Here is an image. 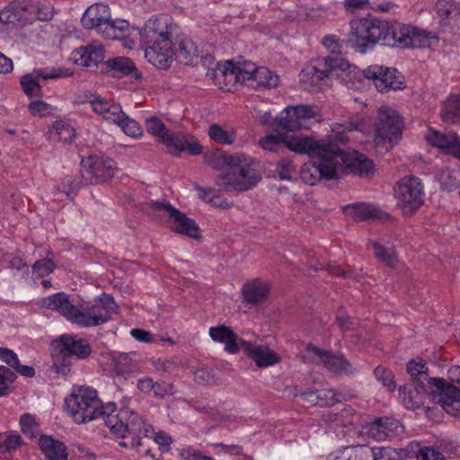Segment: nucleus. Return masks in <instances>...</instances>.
<instances>
[{
  "label": "nucleus",
  "mask_w": 460,
  "mask_h": 460,
  "mask_svg": "<svg viewBox=\"0 0 460 460\" xmlns=\"http://www.w3.org/2000/svg\"><path fill=\"white\" fill-rule=\"evenodd\" d=\"M348 43L364 54L381 42L391 48H420L429 35L426 31L399 22L382 21L371 16L350 21Z\"/></svg>",
  "instance_id": "1"
},
{
  "label": "nucleus",
  "mask_w": 460,
  "mask_h": 460,
  "mask_svg": "<svg viewBox=\"0 0 460 460\" xmlns=\"http://www.w3.org/2000/svg\"><path fill=\"white\" fill-rule=\"evenodd\" d=\"M43 305L49 310H56L73 323L81 327H93L102 325L118 314V305L113 297L102 294L91 307L79 310L72 305L67 296L61 292L49 296L43 300Z\"/></svg>",
  "instance_id": "2"
},
{
  "label": "nucleus",
  "mask_w": 460,
  "mask_h": 460,
  "mask_svg": "<svg viewBox=\"0 0 460 460\" xmlns=\"http://www.w3.org/2000/svg\"><path fill=\"white\" fill-rule=\"evenodd\" d=\"M66 407L74 421L81 424L101 418L106 425L111 413L117 411L114 402L102 404L96 390L89 386H74L65 400Z\"/></svg>",
  "instance_id": "3"
},
{
  "label": "nucleus",
  "mask_w": 460,
  "mask_h": 460,
  "mask_svg": "<svg viewBox=\"0 0 460 460\" xmlns=\"http://www.w3.org/2000/svg\"><path fill=\"white\" fill-rule=\"evenodd\" d=\"M427 363L424 359H412L407 365V372L418 385L426 390V386H435L437 394L434 401L449 415L460 419V390L448 385L445 379L429 377Z\"/></svg>",
  "instance_id": "4"
},
{
  "label": "nucleus",
  "mask_w": 460,
  "mask_h": 460,
  "mask_svg": "<svg viewBox=\"0 0 460 460\" xmlns=\"http://www.w3.org/2000/svg\"><path fill=\"white\" fill-rule=\"evenodd\" d=\"M258 166L252 158L237 154L230 158L226 171L217 177L216 184L225 191L248 190L261 179Z\"/></svg>",
  "instance_id": "5"
},
{
  "label": "nucleus",
  "mask_w": 460,
  "mask_h": 460,
  "mask_svg": "<svg viewBox=\"0 0 460 460\" xmlns=\"http://www.w3.org/2000/svg\"><path fill=\"white\" fill-rule=\"evenodd\" d=\"M106 426L118 438H125L130 436L133 447L141 446V438L153 431L152 427L146 424L141 416L128 409L111 413L106 420Z\"/></svg>",
  "instance_id": "6"
},
{
  "label": "nucleus",
  "mask_w": 460,
  "mask_h": 460,
  "mask_svg": "<svg viewBox=\"0 0 460 460\" xmlns=\"http://www.w3.org/2000/svg\"><path fill=\"white\" fill-rule=\"evenodd\" d=\"M321 109L316 105L300 104L288 106L274 119L278 129L289 132L310 129L323 120Z\"/></svg>",
  "instance_id": "7"
},
{
  "label": "nucleus",
  "mask_w": 460,
  "mask_h": 460,
  "mask_svg": "<svg viewBox=\"0 0 460 460\" xmlns=\"http://www.w3.org/2000/svg\"><path fill=\"white\" fill-rule=\"evenodd\" d=\"M339 153L340 147H332L327 154L311 157V162L304 164L301 167V180L306 184L314 185L321 179H336L338 177L337 155Z\"/></svg>",
  "instance_id": "8"
},
{
  "label": "nucleus",
  "mask_w": 460,
  "mask_h": 460,
  "mask_svg": "<svg viewBox=\"0 0 460 460\" xmlns=\"http://www.w3.org/2000/svg\"><path fill=\"white\" fill-rule=\"evenodd\" d=\"M397 207L405 216L414 214L424 202V190L419 178L411 176L402 178L394 188Z\"/></svg>",
  "instance_id": "9"
},
{
  "label": "nucleus",
  "mask_w": 460,
  "mask_h": 460,
  "mask_svg": "<svg viewBox=\"0 0 460 460\" xmlns=\"http://www.w3.org/2000/svg\"><path fill=\"white\" fill-rule=\"evenodd\" d=\"M402 127L403 121L397 111L389 107H381L375 125L376 145H385L387 142L385 149L392 148L401 139Z\"/></svg>",
  "instance_id": "10"
},
{
  "label": "nucleus",
  "mask_w": 460,
  "mask_h": 460,
  "mask_svg": "<svg viewBox=\"0 0 460 460\" xmlns=\"http://www.w3.org/2000/svg\"><path fill=\"white\" fill-rule=\"evenodd\" d=\"M323 46L330 50V56L317 60V66L310 67L308 74L317 81H323L335 70L345 72L350 68V65L341 57L332 56L341 54L342 43L335 36H326L323 40Z\"/></svg>",
  "instance_id": "11"
},
{
  "label": "nucleus",
  "mask_w": 460,
  "mask_h": 460,
  "mask_svg": "<svg viewBox=\"0 0 460 460\" xmlns=\"http://www.w3.org/2000/svg\"><path fill=\"white\" fill-rule=\"evenodd\" d=\"M285 147L300 155L311 157L327 154L332 147H340L332 141L315 140L313 137L304 134L288 135L285 133Z\"/></svg>",
  "instance_id": "12"
},
{
  "label": "nucleus",
  "mask_w": 460,
  "mask_h": 460,
  "mask_svg": "<svg viewBox=\"0 0 460 460\" xmlns=\"http://www.w3.org/2000/svg\"><path fill=\"white\" fill-rule=\"evenodd\" d=\"M83 177L91 184H99L114 175L115 164L111 159L90 155L82 160Z\"/></svg>",
  "instance_id": "13"
},
{
  "label": "nucleus",
  "mask_w": 460,
  "mask_h": 460,
  "mask_svg": "<svg viewBox=\"0 0 460 460\" xmlns=\"http://www.w3.org/2000/svg\"><path fill=\"white\" fill-rule=\"evenodd\" d=\"M257 66L252 62H244L235 65L232 61L217 64L214 72V76L218 80L223 78L227 84L235 83H252Z\"/></svg>",
  "instance_id": "14"
},
{
  "label": "nucleus",
  "mask_w": 460,
  "mask_h": 460,
  "mask_svg": "<svg viewBox=\"0 0 460 460\" xmlns=\"http://www.w3.org/2000/svg\"><path fill=\"white\" fill-rule=\"evenodd\" d=\"M308 356H314L329 371L337 375H355L358 370L341 354L323 350L312 344L306 346Z\"/></svg>",
  "instance_id": "15"
},
{
  "label": "nucleus",
  "mask_w": 460,
  "mask_h": 460,
  "mask_svg": "<svg viewBox=\"0 0 460 460\" xmlns=\"http://www.w3.org/2000/svg\"><path fill=\"white\" fill-rule=\"evenodd\" d=\"M363 75L366 78L374 81L379 92L402 88V76L395 69L372 65L363 70Z\"/></svg>",
  "instance_id": "16"
},
{
  "label": "nucleus",
  "mask_w": 460,
  "mask_h": 460,
  "mask_svg": "<svg viewBox=\"0 0 460 460\" xmlns=\"http://www.w3.org/2000/svg\"><path fill=\"white\" fill-rule=\"evenodd\" d=\"M426 386V390L420 386H413L412 385H406L399 388V395L402 403L405 408L412 411L423 409L426 415L429 417L430 407L424 406L425 401L429 396L434 399L437 394V389L435 386Z\"/></svg>",
  "instance_id": "17"
},
{
  "label": "nucleus",
  "mask_w": 460,
  "mask_h": 460,
  "mask_svg": "<svg viewBox=\"0 0 460 460\" xmlns=\"http://www.w3.org/2000/svg\"><path fill=\"white\" fill-rule=\"evenodd\" d=\"M145 46V56L147 60L159 69H166L172 62L173 49L171 40H162L143 44Z\"/></svg>",
  "instance_id": "18"
},
{
  "label": "nucleus",
  "mask_w": 460,
  "mask_h": 460,
  "mask_svg": "<svg viewBox=\"0 0 460 460\" xmlns=\"http://www.w3.org/2000/svg\"><path fill=\"white\" fill-rule=\"evenodd\" d=\"M338 165L342 162L346 172L358 176H368L373 170V162L365 156V155L356 151L343 152L340 148L337 155Z\"/></svg>",
  "instance_id": "19"
},
{
  "label": "nucleus",
  "mask_w": 460,
  "mask_h": 460,
  "mask_svg": "<svg viewBox=\"0 0 460 460\" xmlns=\"http://www.w3.org/2000/svg\"><path fill=\"white\" fill-rule=\"evenodd\" d=\"M52 348L58 351V355H75L77 358H86L92 352L90 344L85 340H75L74 337L65 334L52 342Z\"/></svg>",
  "instance_id": "20"
},
{
  "label": "nucleus",
  "mask_w": 460,
  "mask_h": 460,
  "mask_svg": "<svg viewBox=\"0 0 460 460\" xmlns=\"http://www.w3.org/2000/svg\"><path fill=\"white\" fill-rule=\"evenodd\" d=\"M168 152L173 155L179 156L182 152H187L191 155H197L202 153V146L196 140H188L181 132H172L171 130L164 137L161 142Z\"/></svg>",
  "instance_id": "21"
},
{
  "label": "nucleus",
  "mask_w": 460,
  "mask_h": 460,
  "mask_svg": "<svg viewBox=\"0 0 460 460\" xmlns=\"http://www.w3.org/2000/svg\"><path fill=\"white\" fill-rule=\"evenodd\" d=\"M425 138L429 145L443 149L447 154L460 159V137L456 132L442 133L429 128Z\"/></svg>",
  "instance_id": "22"
},
{
  "label": "nucleus",
  "mask_w": 460,
  "mask_h": 460,
  "mask_svg": "<svg viewBox=\"0 0 460 460\" xmlns=\"http://www.w3.org/2000/svg\"><path fill=\"white\" fill-rule=\"evenodd\" d=\"M111 19V11L107 4L97 3L91 5L84 13L81 22L88 30L94 29L99 34L102 33Z\"/></svg>",
  "instance_id": "23"
},
{
  "label": "nucleus",
  "mask_w": 460,
  "mask_h": 460,
  "mask_svg": "<svg viewBox=\"0 0 460 460\" xmlns=\"http://www.w3.org/2000/svg\"><path fill=\"white\" fill-rule=\"evenodd\" d=\"M242 350L245 355L252 359L259 367H266L279 362L280 358L269 347L262 345H253L252 343L242 341Z\"/></svg>",
  "instance_id": "24"
},
{
  "label": "nucleus",
  "mask_w": 460,
  "mask_h": 460,
  "mask_svg": "<svg viewBox=\"0 0 460 460\" xmlns=\"http://www.w3.org/2000/svg\"><path fill=\"white\" fill-rule=\"evenodd\" d=\"M169 226L172 232L193 239L200 238L199 227L196 222L177 208H170Z\"/></svg>",
  "instance_id": "25"
},
{
  "label": "nucleus",
  "mask_w": 460,
  "mask_h": 460,
  "mask_svg": "<svg viewBox=\"0 0 460 460\" xmlns=\"http://www.w3.org/2000/svg\"><path fill=\"white\" fill-rule=\"evenodd\" d=\"M140 35L142 44H151L156 40L157 41L171 40L167 21L162 17L148 19L142 28Z\"/></svg>",
  "instance_id": "26"
},
{
  "label": "nucleus",
  "mask_w": 460,
  "mask_h": 460,
  "mask_svg": "<svg viewBox=\"0 0 460 460\" xmlns=\"http://www.w3.org/2000/svg\"><path fill=\"white\" fill-rule=\"evenodd\" d=\"M74 61L84 66H96L104 58V49L101 42L93 41L86 46H81L72 52Z\"/></svg>",
  "instance_id": "27"
},
{
  "label": "nucleus",
  "mask_w": 460,
  "mask_h": 460,
  "mask_svg": "<svg viewBox=\"0 0 460 460\" xmlns=\"http://www.w3.org/2000/svg\"><path fill=\"white\" fill-rule=\"evenodd\" d=\"M209 336L214 341L224 343L226 351L230 354H236L242 349L241 341L243 340L226 325L211 327Z\"/></svg>",
  "instance_id": "28"
},
{
  "label": "nucleus",
  "mask_w": 460,
  "mask_h": 460,
  "mask_svg": "<svg viewBox=\"0 0 460 460\" xmlns=\"http://www.w3.org/2000/svg\"><path fill=\"white\" fill-rule=\"evenodd\" d=\"M32 8V4L25 2H12L0 12V22L6 25L23 22L29 19L27 13Z\"/></svg>",
  "instance_id": "29"
},
{
  "label": "nucleus",
  "mask_w": 460,
  "mask_h": 460,
  "mask_svg": "<svg viewBox=\"0 0 460 460\" xmlns=\"http://www.w3.org/2000/svg\"><path fill=\"white\" fill-rule=\"evenodd\" d=\"M344 212L355 221H366L368 219L383 221L390 218V216L385 212H383L375 206L364 203L348 205L344 208Z\"/></svg>",
  "instance_id": "30"
},
{
  "label": "nucleus",
  "mask_w": 460,
  "mask_h": 460,
  "mask_svg": "<svg viewBox=\"0 0 460 460\" xmlns=\"http://www.w3.org/2000/svg\"><path fill=\"white\" fill-rule=\"evenodd\" d=\"M269 293V284L260 279H254L246 282L242 288L243 299L252 305L265 302Z\"/></svg>",
  "instance_id": "31"
},
{
  "label": "nucleus",
  "mask_w": 460,
  "mask_h": 460,
  "mask_svg": "<svg viewBox=\"0 0 460 460\" xmlns=\"http://www.w3.org/2000/svg\"><path fill=\"white\" fill-rule=\"evenodd\" d=\"M402 429V425L391 417L376 419L370 426V432L376 440H385L397 435Z\"/></svg>",
  "instance_id": "32"
},
{
  "label": "nucleus",
  "mask_w": 460,
  "mask_h": 460,
  "mask_svg": "<svg viewBox=\"0 0 460 460\" xmlns=\"http://www.w3.org/2000/svg\"><path fill=\"white\" fill-rule=\"evenodd\" d=\"M107 66L112 77L122 78L124 76H130L132 79H140L142 77L134 62L126 57L109 59Z\"/></svg>",
  "instance_id": "33"
},
{
  "label": "nucleus",
  "mask_w": 460,
  "mask_h": 460,
  "mask_svg": "<svg viewBox=\"0 0 460 460\" xmlns=\"http://www.w3.org/2000/svg\"><path fill=\"white\" fill-rule=\"evenodd\" d=\"M39 446L49 460H67L66 446L52 437L41 435L39 439Z\"/></svg>",
  "instance_id": "34"
},
{
  "label": "nucleus",
  "mask_w": 460,
  "mask_h": 460,
  "mask_svg": "<svg viewBox=\"0 0 460 460\" xmlns=\"http://www.w3.org/2000/svg\"><path fill=\"white\" fill-rule=\"evenodd\" d=\"M173 56L181 64L192 65L198 58V49L189 38H181L174 43Z\"/></svg>",
  "instance_id": "35"
},
{
  "label": "nucleus",
  "mask_w": 460,
  "mask_h": 460,
  "mask_svg": "<svg viewBox=\"0 0 460 460\" xmlns=\"http://www.w3.org/2000/svg\"><path fill=\"white\" fill-rule=\"evenodd\" d=\"M437 14L441 18V25L447 26L453 22L460 25V9L454 0H438L436 4Z\"/></svg>",
  "instance_id": "36"
},
{
  "label": "nucleus",
  "mask_w": 460,
  "mask_h": 460,
  "mask_svg": "<svg viewBox=\"0 0 460 460\" xmlns=\"http://www.w3.org/2000/svg\"><path fill=\"white\" fill-rule=\"evenodd\" d=\"M22 444V437L15 431L0 435V460H11Z\"/></svg>",
  "instance_id": "37"
},
{
  "label": "nucleus",
  "mask_w": 460,
  "mask_h": 460,
  "mask_svg": "<svg viewBox=\"0 0 460 460\" xmlns=\"http://www.w3.org/2000/svg\"><path fill=\"white\" fill-rule=\"evenodd\" d=\"M441 119L444 122L455 124L460 121V96L450 95L444 102L441 110Z\"/></svg>",
  "instance_id": "38"
},
{
  "label": "nucleus",
  "mask_w": 460,
  "mask_h": 460,
  "mask_svg": "<svg viewBox=\"0 0 460 460\" xmlns=\"http://www.w3.org/2000/svg\"><path fill=\"white\" fill-rule=\"evenodd\" d=\"M279 80V76L267 67L257 66L252 83L250 85L254 88H273L278 85Z\"/></svg>",
  "instance_id": "39"
},
{
  "label": "nucleus",
  "mask_w": 460,
  "mask_h": 460,
  "mask_svg": "<svg viewBox=\"0 0 460 460\" xmlns=\"http://www.w3.org/2000/svg\"><path fill=\"white\" fill-rule=\"evenodd\" d=\"M208 134L215 142L221 145H231L236 139V133L233 128L226 129L218 124H211Z\"/></svg>",
  "instance_id": "40"
},
{
  "label": "nucleus",
  "mask_w": 460,
  "mask_h": 460,
  "mask_svg": "<svg viewBox=\"0 0 460 460\" xmlns=\"http://www.w3.org/2000/svg\"><path fill=\"white\" fill-rule=\"evenodd\" d=\"M135 352L131 353H118L113 356L112 363L114 371L119 376H126L133 372Z\"/></svg>",
  "instance_id": "41"
},
{
  "label": "nucleus",
  "mask_w": 460,
  "mask_h": 460,
  "mask_svg": "<svg viewBox=\"0 0 460 460\" xmlns=\"http://www.w3.org/2000/svg\"><path fill=\"white\" fill-rule=\"evenodd\" d=\"M128 30V22L124 20H112L108 22L107 25L102 28L101 35L109 40L122 39L125 32Z\"/></svg>",
  "instance_id": "42"
},
{
  "label": "nucleus",
  "mask_w": 460,
  "mask_h": 460,
  "mask_svg": "<svg viewBox=\"0 0 460 460\" xmlns=\"http://www.w3.org/2000/svg\"><path fill=\"white\" fill-rule=\"evenodd\" d=\"M260 146L270 152H279L283 146L285 147V133L270 134L261 138Z\"/></svg>",
  "instance_id": "43"
},
{
  "label": "nucleus",
  "mask_w": 460,
  "mask_h": 460,
  "mask_svg": "<svg viewBox=\"0 0 460 460\" xmlns=\"http://www.w3.org/2000/svg\"><path fill=\"white\" fill-rule=\"evenodd\" d=\"M375 256L390 267H394L398 261L394 248H387L379 243H372Z\"/></svg>",
  "instance_id": "44"
},
{
  "label": "nucleus",
  "mask_w": 460,
  "mask_h": 460,
  "mask_svg": "<svg viewBox=\"0 0 460 460\" xmlns=\"http://www.w3.org/2000/svg\"><path fill=\"white\" fill-rule=\"evenodd\" d=\"M21 85L24 93L30 97H41L42 88L32 74H26L21 78Z\"/></svg>",
  "instance_id": "45"
},
{
  "label": "nucleus",
  "mask_w": 460,
  "mask_h": 460,
  "mask_svg": "<svg viewBox=\"0 0 460 460\" xmlns=\"http://www.w3.org/2000/svg\"><path fill=\"white\" fill-rule=\"evenodd\" d=\"M233 156L234 155H226L221 150L217 149L208 152L205 155L204 160L208 166L217 170H220L225 165L229 167V161Z\"/></svg>",
  "instance_id": "46"
},
{
  "label": "nucleus",
  "mask_w": 460,
  "mask_h": 460,
  "mask_svg": "<svg viewBox=\"0 0 460 460\" xmlns=\"http://www.w3.org/2000/svg\"><path fill=\"white\" fill-rule=\"evenodd\" d=\"M22 432L30 439L39 434V423L35 417L30 413H23L19 420Z\"/></svg>",
  "instance_id": "47"
},
{
  "label": "nucleus",
  "mask_w": 460,
  "mask_h": 460,
  "mask_svg": "<svg viewBox=\"0 0 460 460\" xmlns=\"http://www.w3.org/2000/svg\"><path fill=\"white\" fill-rule=\"evenodd\" d=\"M146 131L155 137L159 142H162L164 137L170 129L166 128L164 123L157 117H150L145 122Z\"/></svg>",
  "instance_id": "48"
},
{
  "label": "nucleus",
  "mask_w": 460,
  "mask_h": 460,
  "mask_svg": "<svg viewBox=\"0 0 460 460\" xmlns=\"http://www.w3.org/2000/svg\"><path fill=\"white\" fill-rule=\"evenodd\" d=\"M16 374L4 366H0V397L10 394L13 391L11 385L15 381Z\"/></svg>",
  "instance_id": "49"
},
{
  "label": "nucleus",
  "mask_w": 460,
  "mask_h": 460,
  "mask_svg": "<svg viewBox=\"0 0 460 460\" xmlns=\"http://www.w3.org/2000/svg\"><path fill=\"white\" fill-rule=\"evenodd\" d=\"M51 133H55L58 141L70 143L75 136L74 128L62 120L56 121L52 126Z\"/></svg>",
  "instance_id": "50"
},
{
  "label": "nucleus",
  "mask_w": 460,
  "mask_h": 460,
  "mask_svg": "<svg viewBox=\"0 0 460 460\" xmlns=\"http://www.w3.org/2000/svg\"><path fill=\"white\" fill-rule=\"evenodd\" d=\"M374 375L389 391L393 392L395 390L394 376L391 370L385 367L378 366L375 368Z\"/></svg>",
  "instance_id": "51"
},
{
  "label": "nucleus",
  "mask_w": 460,
  "mask_h": 460,
  "mask_svg": "<svg viewBox=\"0 0 460 460\" xmlns=\"http://www.w3.org/2000/svg\"><path fill=\"white\" fill-rule=\"evenodd\" d=\"M118 126L123 130V132L129 137H138L142 135V128L139 124L133 119L129 118L126 113L122 118Z\"/></svg>",
  "instance_id": "52"
},
{
  "label": "nucleus",
  "mask_w": 460,
  "mask_h": 460,
  "mask_svg": "<svg viewBox=\"0 0 460 460\" xmlns=\"http://www.w3.org/2000/svg\"><path fill=\"white\" fill-rule=\"evenodd\" d=\"M316 398L321 406H332L341 402V394L332 389H322L316 392Z\"/></svg>",
  "instance_id": "53"
},
{
  "label": "nucleus",
  "mask_w": 460,
  "mask_h": 460,
  "mask_svg": "<svg viewBox=\"0 0 460 460\" xmlns=\"http://www.w3.org/2000/svg\"><path fill=\"white\" fill-rule=\"evenodd\" d=\"M52 356L54 359L52 367L57 373H59L63 376L68 375L71 370L70 358L68 356L58 355V351H55L54 348H52Z\"/></svg>",
  "instance_id": "54"
},
{
  "label": "nucleus",
  "mask_w": 460,
  "mask_h": 460,
  "mask_svg": "<svg viewBox=\"0 0 460 460\" xmlns=\"http://www.w3.org/2000/svg\"><path fill=\"white\" fill-rule=\"evenodd\" d=\"M373 460H402L401 454L393 447H373Z\"/></svg>",
  "instance_id": "55"
},
{
  "label": "nucleus",
  "mask_w": 460,
  "mask_h": 460,
  "mask_svg": "<svg viewBox=\"0 0 460 460\" xmlns=\"http://www.w3.org/2000/svg\"><path fill=\"white\" fill-rule=\"evenodd\" d=\"M351 460H373V447L358 445L349 447Z\"/></svg>",
  "instance_id": "56"
},
{
  "label": "nucleus",
  "mask_w": 460,
  "mask_h": 460,
  "mask_svg": "<svg viewBox=\"0 0 460 460\" xmlns=\"http://www.w3.org/2000/svg\"><path fill=\"white\" fill-rule=\"evenodd\" d=\"M276 171L281 180H291L296 172V166L289 159H282L277 164Z\"/></svg>",
  "instance_id": "57"
},
{
  "label": "nucleus",
  "mask_w": 460,
  "mask_h": 460,
  "mask_svg": "<svg viewBox=\"0 0 460 460\" xmlns=\"http://www.w3.org/2000/svg\"><path fill=\"white\" fill-rule=\"evenodd\" d=\"M327 270L330 274L333 276H339L344 279H357L359 277H361V274L357 272L355 270L349 267L342 269L340 265L337 264H329L327 266Z\"/></svg>",
  "instance_id": "58"
},
{
  "label": "nucleus",
  "mask_w": 460,
  "mask_h": 460,
  "mask_svg": "<svg viewBox=\"0 0 460 460\" xmlns=\"http://www.w3.org/2000/svg\"><path fill=\"white\" fill-rule=\"evenodd\" d=\"M55 269V263L50 259H42L37 261L32 266V271L38 277H45L50 274Z\"/></svg>",
  "instance_id": "59"
},
{
  "label": "nucleus",
  "mask_w": 460,
  "mask_h": 460,
  "mask_svg": "<svg viewBox=\"0 0 460 460\" xmlns=\"http://www.w3.org/2000/svg\"><path fill=\"white\" fill-rule=\"evenodd\" d=\"M29 111L32 115H39L40 117H48L51 114L53 109L49 103L37 100L31 102L29 104Z\"/></svg>",
  "instance_id": "60"
},
{
  "label": "nucleus",
  "mask_w": 460,
  "mask_h": 460,
  "mask_svg": "<svg viewBox=\"0 0 460 460\" xmlns=\"http://www.w3.org/2000/svg\"><path fill=\"white\" fill-rule=\"evenodd\" d=\"M358 128V125L353 121H345L344 123L335 124L332 128L333 131L341 135L340 140L343 143L349 141V137L344 135L346 132L356 131Z\"/></svg>",
  "instance_id": "61"
},
{
  "label": "nucleus",
  "mask_w": 460,
  "mask_h": 460,
  "mask_svg": "<svg viewBox=\"0 0 460 460\" xmlns=\"http://www.w3.org/2000/svg\"><path fill=\"white\" fill-rule=\"evenodd\" d=\"M87 102L92 105L93 111L102 117H103L107 110H109V106L112 105V103L109 102L107 100L95 95H92L91 99Z\"/></svg>",
  "instance_id": "62"
},
{
  "label": "nucleus",
  "mask_w": 460,
  "mask_h": 460,
  "mask_svg": "<svg viewBox=\"0 0 460 460\" xmlns=\"http://www.w3.org/2000/svg\"><path fill=\"white\" fill-rule=\"evenodd\" d=\"M124 112L119 104L112 103V105L109 106V110H107L106 113L102 117L105 120L111 121L114 124L119 122V120L124 118Z\"/></svg>",
  "instance_id": "63"
},
{
  "label": "nucleus",
  "mask_w": 460,
  "mask_h": 460,
  "mask_svg": "<svg viewBox=\"0 0 460 460\" xmlns=\"http://www.w3.org/2000/svg\"><path fill=\"white\" fill-rule=\"evenodd\" d=\"M417 458L418 460H445L441 452L430 447H424L420 449Z\"/></svg>",
  "instance_id": "64"
}]
</instances>
